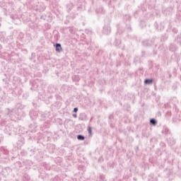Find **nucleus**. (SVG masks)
<instances>
[{
	"label": "nucleus",
	"mask_w": 181,
	"mask_h": 181,
	"mask_svg": "<svg viewBox=\"0 0 181 181\" xmlns=\"http://www.w3.org/2000/svg\"><path fill=\"white\" fill-rule=\"evenodd\" d=\"M114 45H115V46H119V45H121V40H116L115 42H114Z\"/></svg>",
	"instance_id": "obj_27"
},
{
	"label": "nucleus",
	"mask_w": 181,
	"mask_h": 181,
	"mask_svg": "<svg viewBox=\"0 0 181 181\" xmlns=\"http://www.w3.org/2000/svg\"><path fill=\"white\" fill-rule=\"evenodd\" d=\"M37 87H39V86H37V83H34L32 85V87L30 88V90H32V91H36V90H37Z\"/></svg>",
	"instance_id": "obj_17"
},
{
	"label": "nucleus",
	"mask_w": 181,
	"mask_h": 181,
	"mask_svg": "<svg viewBox=\"0 0 181 181\" xmlns=\"http://www.w3.org/2000/svg\"><path fill=\"white\" fill-rule=\"evenodd\" d=\"M28 97H29V93H28L23 95V98H24L25 100H26V98H28Z\"/></svg>",
	"instance_id": "obj_32"
},
{
	"label": "nucleus",
	"mask_w": 181,
	"mask_h": 181,
	"mask_svg": "<svg viewBox=\"0 0 181 181\" xmlns=\"http://www.w3.org/2000/svg\"><path fill=\"white\" fill-rule=\"evenodd\" d=\"M23 108H25V105H22V103H17L15 105V117L17 119H22V110H23Z\"/></svg>",
	"instance_id": "obj_1"
},
{
	"label": "nucleus",
	"mask_w": 181,
	"mask_h": 181,
	"mask_svg": "<svg viewBox=\"0 0 181 181\" xmlns=\"http://www.w3.org/2000/svg\"><path fill=\"white\" fill-rule=\"evenodd\" d=\"M46 18H47L46 14H42L40 16V19H42V21H46Z\"/></svg>",
	"instance_id": "obj_28"
},
{
	"label": "nucleus",
	"mask_w": 181,
	"mask_h": 181,
	"mask_svg": "<svg viewBox=\"0 0 181 181\" xmlns=\"http://www.w3.org/2000/svg\"><path fill=\"white\" fill-rule=\"evenodd\" d=\"M28 28H30V29H33V28H35V24H33V23H30L28 24Z\"/></svg>",
	"instance_id": "obj_30"
},
{
	"label": "nucleus",
	"mask_w": 181,
	"mask_h": 181,
	"mask_svg": "<svg viewBox=\"0 0 181 181\" xmlns=\"http://www.w3.org/2000/svg\"><path fill=\"white\" fill-rule=\"evenodd\" d=\"M175 42H177V45H181V34L177 36Z\"/></svg>",
	"instance_id": "obj_21"
},
{
	"label": "nucleus",
	"mask_w": 181,
	"mask_h": 181,
	"mask_svg": "<svg viewBox=\"0 0 181 181\" xmlns=\"http://www.w3.org/2000/svg\"><path fill=\"white\" fill-rule=\"evenodd\" d=\"M71 78H72L73 81H75V83H76V85H78V81H80V76H78V75H74V76H72Z\"/></svg>",
	"instance_id": "obj_11"
},
{
	"label": "nucleus",
	"mask_w": 181,
	"mask_h": 181,
	"mask_svg": "<svg viewBox=\"0 0 181 181\" xmlns=\"http://www.w3.org/2000/svg\"><path fill=\"white\" fill-rule=\"evenodd\" d=\"M6 112L7 115H10L11 114H15V109L7 108L6 110Z\"/></svg>",
	"instance_id": "obj_14"
},
{
	"label": "nucleus",
	"mask_w": 181,
	"mask_h": 181,
	"mask_svg": "<svg viewBox=\"0 0 181 181\" xmlns=\"http://www.w3.org/2000/svg\"><path fill=\"white\" fill-rule=\"evenodd\" d=\"M6 93H5V91L4 90H1L0 92V101H5L6 100Z\"/></svg>",
	"instance_id": "obj_12"
},
{
	"label": "nucleus",
	"mask_w": 181,
	"mask_h": 181,
	"mask_svg": "<svg viewBox=\"0 0 181 181\" xmlns=\"http://www.w3.org/2000/svg\"><path fill=\"white\" fill-rule=\"evenodd\" d=\"M33 104L34 107H36V105L35 104V103H33Z\"/></svg>",
	"instance_id": "obj_39"
},
{
	"label": "nucleus",
	"mask_w": 181,
	"mask_h": 181,
	"mask_svg": "<svg viewBox=\"0 0 181 181\" xmlns=\"http://www.w3.org/2000/svg\"><path fill=\"white\" fill-rule=\"evenodd\" d=\"M144 46H152L153 45V41L151 40H146L143 41Z\"/></svg>",
	"instance_id": "obj_9"
},
{
	"label": "nucleus",
	"mask_w": 181,
	"mask_h": 181,
	"mask_svg": "<svg viewBox=\"0 0 181 181\" xmlns=\"http://www.w3.org/2000/svg\"><path fill=\"white\" fill-rule=\"evenodd\" d=\"M105 29H107V28H105L103 32H104V33H105V35H108V34L110 33V32H111V30L109 29V30H107V31H105Z\"/></svg>",
	"instance_id": "obj_33"
},
{
	"label": "nucleus",
	"mask_w": 181,
	"mask_h": 181,
	"mask_svg": "<svg viewBox=\"0 0 181 181\" xmlns=\"http://www.w3.org/2000/svg\"><path fill=\"white\" fill-rule=\"evenodd\" d=\"M2 91V88L0 87V93Z\"/></svg>",
	"instance_id": "obj_41"
},
{
	"label": "nucleus",
	"mask_w": 181,
	"mask_h": 181,
	"mask_svg": "<svg viewBox=\"0 0 181 181\" xmlns=\"http://www.w3.org/2000/svg\"><path fill=\"white\" fill-rule=\"evenodd\" d=\"M19 145H23L25 144V138L21 137L18 140Z\"/></svg>",
	"instance_id": "obj_23"
},
{
	"label": "nucleus",
	"mask_w": 181,
	"mask_h": 181,
	"mask_svg": "<svg viewBox=\"0 0 181 181\" xmlns=\"http://www.w3.org/2000/svg\"><path fill=\"white\" fill-rule=\"evenodd\" d=\"M66 87H67L66 85H63L62 86V90H64V88H66Z\"/></svg>",
	"instance_id": "obj_35"
},
{
	"label": "nucleus",
	"mask_w": 181,
	"mask_h": 181,
	"mask_svg": "<svg viewBox=\"0 0 181 181\" xmlns=\"http://www.w3.org/2000/svg\"><path fill=\"white\" fill-rule=\"evenodd\" d=\"M29 141H36V137H35L32 134H29V138H28Z\"/></svg>",
	"instance_id": "obj_25"
},
{
	"label": "nucleus",
	"mask_w": 181,
	"mask_h": 181,
	"mask_svg": "<svg viewBox=\"0 0 181 181\" xmlns=\"http://www.w3.org/2000/svg\"><path fill=\"white\" fill-rule=\"evenodd\" d=\"M38 117H39V119L40 121H45L46 119V114L43 113V112H40L39 115H38Z\"/></svg>",
	"instance_id": "obj_13"
},
{
	"label": "nucleus",
	"mask_w": 181,
	"mask_h": 181,
	"mask_svg": "<svg viewBox=\"0 0 181 181\" xmlns=\"http://www.w3.org/2000/svg\"><path fill=\"white\" fill-rule=\"evenodd\" d=\"M0 33L1 34V39H5V35H6L5 32H0Z\"/></svg>",
	"instance_id": "obj_31"
},
{
	"label": "nucleus",
	"mask_w": 181,
	"mask_h": 181,
	"mask_svg": "<svg viewBox=\"0 0 181 181\" xmlns=\"http://www.w3.org/2000/svg\"><path fill=\"white\" fill-rule=\"evenodd\" d=\"M84 139H86V136H84V135H82V134L77 135L78 141H84Z\"/></svg>",
	"instance_id": "obj_19"
},
{
	"label": "nucleus",
	"mask_w": 181,
	"mask_h": 181,
	"mask_svg": "<svg viewBox=\"0 0 181 181\" xmlns=\"http://www.w3.org/2000/svg\"><path fill=\"white\" fill-rule=\"evenodd\" d=\"M148 181H158V177H153V174H150L148 176Z\"/></svg>",
	"instance_id": "obj_16"
},
{
	"label": "nucleus",
	"mask_w": 181,
	"mask_h": 181,
	"mask_svg": "<svg viewBox=\"0 0 181 181\" xmlns=\"http://www.w3.org/2000/svg\"><path fill=\"white\" fill-rule=\"evenodd\" d=\"M69 32H71V33H73V29L69 28Z\"/></svg>",
	"instance_id": "obj_37"
},
{
	"label": "nucleus",
	"mask_w": 181,
	"mask_h": 181,
	"mask_svg": "<svg viewBox=\"0 0 181 181\" xmlns=\"http://www.w3.org/2000/svg\"><path fill=\"white\" fill-rule=\"evenodd\" d=\"M0 169H2V166L0 165Z\"/></svg>",
	"instance_id": "obj_42"
},
{
	"label": "nucleus",
	"mask_w": 181,
	"mask_h": 181,
	"mask_svg": "<svg viewBox=\"0 0 181 181\" xmlns=\"http://www.w3.org/2000/svg\"><path fill=\"white\" fill-rule=\"evenodd\" d=\"M35 53H32V54H31V57H35Z\"/></svg>",
	"instance_id": "obj_38"
},
{
	"label": "nucleus",
	"mask_w": 181,
	"mask_h": 181,
	"mask_svg": "<svg viewBox=\"0 0 181 181\" xmlns=\"http://www.w3.org/2000/svg\"><path fill=\"white\" fill-rule=\"evenodd\" d=\"M37 6V8H36V11L37 12H43L46 9V7L43 4H40V6Z\"/></svg>",
	"instance_id": "obj_10"
},
{
	"label": "nucleus",
	"mask_w": 181,
	"mask_h": 181,
	"mask_svg": "<svg viewBox=\"0 0 181 181\" xmlns=\"http://www.w3.org/2000/svg\"><path fill=\"white\" fill-rule=\"evenodd\" d=\"M78 111V107H74V112H75V114H76V112H77Z\"/></svg>",
	"instance_id": "obj_34"
},
{
	"label": "nucleus",
	"mask_w": 181,
	"mask_h": 181,
	"mask_svg": "<svg viewBox=\"0 0 181 181\" xmlns=\"http://www.w3.org/2000/svg\"><path fill=\"white\" fill-rule=\"evenodd\" d=\"M153 79H145L144 83H145L146 84H151V83H153Z\"/></svg>",
	"instance_id": "obj_26"
},
{
	"label": "nucleus",
	"mask_w": 181,
	"mask_h": 181,
	"mask_svg": "<svg viewBox=\"0 0 181 181\" xmlns=\"http://www.w3.org/2000/svg\"><path fill=\"white\" fill-rule=\"evenodd\" d=\"M77 7V11L81 12L84 6V0H78L76 3Z\"/></svg>",
	"instance_id": "obj_3"
},
{
	"label": "nucleus",
	"mask_w": 181,
	"mask_h": 181,
	"mask_svg": "<svg viewBox=\"0 0 181 181\" xmlns=\"http://www.w3.org/2000/svg\"><path fill=\"white\" fill-rule=\"evenodd\" d=\"M1 175H4V170H2V171L1 172Z\"/></svg>",
	"instance_id": "obj_40"
},
{
	"label": "nucleus",
	"mask_w": 181,
	"mask_h": 181,
	"mask_svg": "<svg viewBox=\"0 0 181 181\" xmlns=\"http://www.w3.org/2000/svg\"><path fill=\"white\" fill-rule=\"evenodd\" d=\"M79 121H86L87 119V115L86 113L82 112L78 116Z\"/></svg>",
	"instance_id": "obj_8"
},
{
	"label": "nucleus",
	"mask_w": 181,
	"mask_h": 181,
	"mask_svg": "<svg viewBox=\"0 0 181 181\" xmlns=\"http://www.w3.org/2000/svg\"><path fill=\"white\" fill-rule=\"evenodd\" d=\"M88 132L89 134L88 136L90 138V136H91V126H88Z\"/></svg>",
	"instance_id": "obj_29"
},
{
	"label": "nucleus",
	"mask_w": 181,
	"mask_h": 181,
	"mask_svg": "<svg viewBox=\"0 0 181 181\" xmlns=\"http://www.w3.org/2000/svg\"><path fill=\"white\" fill-rule=\"evenodd\" d=\"M39 114L40 112L36 110H30V117L31 119H36V118L39 117Z\"/></svg>",
	"instance_id": "obj_4"
},
{
	"label": "nucleus",
	"mask_w": 181,
	"mask_h": 181,
	"mask_svg": "<svg viewBox=\"0 0 181 181\" xmlns=\"http://www.w3.org/2000/svg\"><path fill=\"white\" fill-rule=\"evenodd\" d=\"M66 11L69 13V12H71V10L73 8H74V4L73 3L70 2L66 4Z\"/></svg>",
	"instance_id": "obj_7"
},
{
	"label": "nucleus",
	"mask_w": 181,
	"mask_h": 181,
	"mask_svg": "<svg viewBox=\"0 0 181 181\" xmlns=\"http://www.w3.org/2000/svg\"><path fill=\"white\" fill-rule=\"evenodd\" d=\"M0 151L1 152H2V153H4V155H8L9 153V151H8V149H6V148L5 147H1L0 148Z\"/></svg>",
	"instance_id": "obj_15"
},
{
	"label": "nucleus",
	"mask_w": 181,
	"mask_h": 181,
	"mask_svg": "<svg viewBox=\"0 0 181 181\" xmlns=\"http://www.w3.org/2000/svg\"><path fill=\"white\" fill-rule=\"evenodd\" d=\"M23 180L24 181L30 180V176L29 175H28V173H25V174L23 175Z\"/></svg>",
	"instance_id": "obj_18"
},
{
	"label": "nucleus",
	"mask_w": 181,
	"mask_h": 181,
	"mask_svg": "<svg viewBox=\"0 0 181 181\" xmlns=\"http://www.w3.org/2000/svg\"><path fill=\"white\" fill-rule=\"evenodd\" d=\"M22 93H23V90H22V88L19 86H16L12 91L13 95L16 97H21V95H22Z\"/></svg>",
	"instance_id": "obj_2"
},
{
	"label": "nucleus",
	"mask_w": 181,
	"mask_h": 181,
	"mask_svg": "<svg viewBox=\"0 0 181 181\" xmlns=\"http://www.w3.org/2000/svg\"><path fill=\"white\" fill-rule=\"evenodd\" d=\"M150 124L151 125H156L158 124V122L155 119H150Z\"/></svg>",
	"instance_id": "obj_24"
},
{
	"label": "nucleus",
	"mask_w": 181,
	"mask_h": 181,
	"mask_svg": "<svg viewBox=\"0 0 181 181\" xmlns=\"http://www.w3.org/2000/svg\"><path fill=\"white\" fill-rule=\"evenodd\" d=\"M30 21V18L29 17H23V22L24 23H28V22Z\"/></svg>",
	"instance_id": "obj_22"
},
{
	"label": "nucleus",
	"mask_w": 181,
	"mask_h": 181,
	"mask_svg": "<svg viewBox=\"0 0 181 181\" xmlns=\"http://www.w3.org/2000/svg\"><path fill=\"white\" fill-rule=\"evenodd\" d=\"M28 155H29V151L28 150H21L20 152V156H21V158H27Z\"/></svg>",
	"instance_id": "obj_6"
},
{
	"label": "nucleus",
	"mask_w": 181,
	"mask_h": 181,
	"mask_svg": "<svg viewBox=\"0 0 181 181\" xmlns=\"http://www.w3.org/2000/svg\"><path fill=\"white\" fill-rule=\"evenodd\" d=\"M0 27H1V23H0Z\"/></svg>",
	"instance_id": "obj_44"
},
{
	"label": "nucleus",
	"mask_w": 181,
	"mask_h": 181,
	"mask_svg": "<svg viewBox=\"0 0 181 181\" xmlns=\"http://www.w3.org/2000/svg\"><path fill=\"white\" fill-rule=\"evenodd\" d=\"M27 151H28V152H29L28 155H30V156H33V155H35V150H33L30 148H28L27 149Z\"/></svg>",
	"instance_id": "obj_20"
},
{
	"label": "nucleus",
	"mask_w": 181,
	"mask_h": 181,
	"mask_svg": "<svg viewBox=\"0 0 181 181\" xmlns=\"http://www.w3.org/2000/svg\"><path fill=\"white\" fill-rule=\"evenodd\" d=\"M72 116L74 117V118H77V114H73Z\"/></svg>",
	"instance_id": "obj_36"
},
{
	"label": "nucleus",
	"mask_w": 181,
	"mask_h": 181,
	"mask_svg": "<svg viewBox=\"0 0 181 181\" xmlns=\"http://www.w3.org/2000/svg\"><path fill=\"white\" fill-rule=\"evenodd\" d=\"M55 50L57 52V53H60L61 52L63 51V48L62 47V44L60 43H56L54 45Z\"/></svg>",
	"instance_id": "obj_5"
},
{
	"label": "nucleus",
	"mask_w": 181,
	"mask_h": 181,
	"mask_svg": "<svg viewBox=\"0 0 181 181\" xmlns=\"http://www.w3.org/2000/svg\"><path fill=\"white\" fill-rule=\"evenodd\" d=\"M30 127H32V124H31V125H30Z\"/></svg>",
	"instance_id": "obj_43"
}]
</instances>
